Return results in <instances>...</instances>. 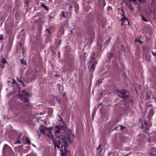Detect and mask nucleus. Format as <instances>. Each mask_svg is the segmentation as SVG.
<instances>
[{
  "label": "nucleus",
  "instance_id": "nucleus-5",
  "mask_svg": "<svg viewBox=\"0 0 156 156\" xmlns=\"http://www.w3.org/2000/svg\"><path fill=\"white\" fill-rule=\"evenodd\" d=\"M61 125L56 126H55V128L57 129V130H56L55 131V133H58L59 132V131L60 130V129L61 128Z\"/></svg>",
  "mask_w": 156,
  "mask_h": 156
},
{
  "label": "nucleus",
  "instance_id": "nucleus-6",
  "mask_svg": "<svg viewBox=\"0 0 156 156\" xmlns=\"http://www.w3.org/2000/svg\"><path fill=\"white\" fill-rule=\"evenodd\" d=\"M130 2H132L134 4H136L137 3V1L136 0H129ZM139 2H144L145 1V0H137Z\"/></svg>",
  "mask_w": 156,
  "mask_h": 156
},
{
  "label": "nucleus",
  "instance_id": "nucleus-26",
  "mask_svg": "<svg viewBox=\"0 0 156 156\" xmlns=\"http://www.w3.org/2000/svg\"><path fill=\"white\" fill-rule=\"evenodd\" d=\"M47 30L49 33H50V31L49 30L47 29Z\"/></svg>",
  "mask_w": 156,
  "mask_h": 156
},
{
  "label": "nucleus",
  "instance_id": "nucleus-30",
  "mask_svg": "<svg viewBox=\"0 0 156 156\" xmlns=\"http://www.w3.org/2000/svg\"><path fill=\"white\" fill-rule=\"evenodd\" d=\"M151 156H156V155H155V154H152L151 155Z\"/></svg>",
  "mask_w": 156,
  "mask_h": 156
},
{
  "label": "nucleus",
  "instance_id": "nucleus-24",
  "mask_svg": "<svg viewBox=\"0 0 156 156\" xmlns=\"http://www.w3.org/2000/svg\"><path fill=\"white\" fill-rule=\"evenodd\" d=\"M152 53L153 54L154 56L156 55V52H155L154 53L152 52Z\"/></svg>",
  "mask_w": 156,
  "mask_h": 156
},
{
  "label": "nucleus",
  "instance_id": "nucleus-12",
  "mask_svg": "<svg viewBox=\"0 0 156 156\" xmlns=\"http://www.w3.org/2000/svg\"><path fill=\"white\" fill-rule=\"evenodd\" d=\"M142 17V19L145 22H147V20L142 15H141V16Z\"/></svg>",
  "mask_w": 156,
  "mask_h": 156
},
{
  "label": "nucleus",
  "instance_id": "nucleus-4",
  "mask_svg": "<svg viewBox=\"0 0 156 156\" xmlns=\"http://www.w3.org/2000/svg\"><path fill=\"white\" fill-rule=\"evenodd\" d=\"M39 130L41 133L44 134L46 130H47L48 132H49L51 130V128H48L44 126H41L39 128Z\"/></svg>",
  "mask_w": 156,
  "mask_h": 156
},
{
  "label": "nucleus",
  "instance_id": "nucleus-15",
  "mask_svg": "<svg viewBox=\"0 0 156 156\" xmlns=\"http://www.w3.org/2000/svg\"><path fill=\"white\" fill-rule=\"evenodd\" d=\"M17 80L19 82H20V83H22V84H23V82L21 80V79H19L18 78H17Z\"/></svg>",
  "mask_w": 156,
  "mask_h": 156
},
{
  "label": "nucleus",
  "instance_id": "nucleus-34",
  "mask_svg": "<svg viewBox=\"0 0 156 156\" xmlns=\"http://www.w3.org/2000/svg\"><path fill=\"white\" fill-rule=\"evenodd\" d=\"M52 0H49V1H51Z\"/></svg>",
  "mask_w": 156,
  "mask_h": 156
},
{
  "label": "nucleus",
  "instance_id": "nucleus-8",
  "mask_svg": "<svg viewBox=\"0 0 156 156\" xmlns=\"http://www.w3.org/2000/svg\"><path fill=\"white\" fill-rule=\"evenodd\" d=\"M72 6L69 4H67L66 5V8H68V9L70 10L72 8Z\"/></svg>",
  "mask_w": 156,
  "mask_h": 156
},
{
  "label": "nucleus",
  "instance_id": "nucleus-31",
  "mask_svg": "<svg viewBox=\"0 0 156 156\" xmlns=\"http://www.w3.org/2000/svg\"><path fill=\"white\" fill-rule=\"evenodd\" d=\"M123 128H124V126H123V127H121V129H123Z\"/></svg>",
  "mask_w": 156,
  "mask_h": 156
},
{
  "label": "nucleus",
  "instance_id": "nucleus-21",
  "mask_svg": "<svg viewBox=\"0 0 156 156\" xmlns=\"http://www.w3.org/2000/svg\"><path fill=\"white\" fill-rule=\"evenodd\" d=\"M3 39V36L2 34L0 35V40H2Z\"/></svg>",
  "mask_w": 156,
  "mask_h": 156
},
{
  "label": "nucleus",
  "instance_id": "nucleus-7",
  "mask_svg": "<svg viewBox=\"0 0 156 156\" xmlns=\"http://www.w3.org/2000/svg\"><path fill=\"white\" fill-rule=\"evenodd\" d=\"M61 16L63 18H66L67 16L66 13H64V12H62Z\"/></svg>",
  "mask_w": 156,
  "mask_h": 156
},
{
  "label": "nucleus",
  "instance_id": "nucleus-33",
  "mask_svg": "<svg viewBox=\"0 0 156 156\" xmlns=\"http://www.w3.org/2000/svg\"><path fill=\"white\" fill-rule=\"evenodd\" d=\"M121 10L123 12V9H121Z\"/></svg>",
  "mask_w": 156,
  "mask_h": 156
},
{
  "label": "nucleus",
  "instance_id": "nucleus-2",
  "mask_svg": "<svg viewBox=\"0 0 156 156\" xmlns=\"http://www.w3.org/2000/svg\"><path fill=\"white\" fill-rule=\"evenodd\" d=\"M19 96L20 98V99L22 101V103L24 105H29V103L28 99L27 98L25 97L28 96L29 94L26 92L25 90L23 91L21 94H20V92H19Z\"/></svg>",
  "mask_w": 156,
  "mask_h": 156
},
{
  "label": "nucleus",
  "instance_id": "nucleus-28",
  "mask_svg": "<svg viewBox=\"0 0 156 156\" xmlns=\"http://www.w3.org/2000/svg\"><path fill=\"white\" fill-rule=\"evenodd\" d=\"M15 82H16V81H15L14 80H13V83H15Z\"/></svg>",
  "mask_w": 156,
  "mask_h": 156
},
{
  "label": "nucleus",
  "instance_id": "nucleus-14",
  "mask_svg": "<svg viewBox=\"0 0 156 156\" xmlns=\"http://www.w3.org/2000/svg\"><path fill=\"white\" fill-rule=\"evenodd\" d=\"M126 20V18L125 16H123V18L122 19H121V20L123 22H124V21L125 20Z\"/></svg>",
  "mask_w": 156,
  "mask_h": 156
},
{
  "label": "nucleus",
  "instance_id": "nucleus-32",
  "mask_svg": "<svg viewBox=\"0 0 156 156\" xmlns=\"http://www.w3.org/2000/svg\"><path fill=\"white\" fill-rule=\"evenodd\" d=\"M148 141L149 142H151V141H150V139H148Z\"/></svg>",
  "mask_w": 156,
  "mask_h": 156
},
{
  "label": "nucleus",
  "instance_id": "nucleus-19",
  "mask_svg": "<svg viewBox=\"0 0 156 156\" xmlns=\"http://www.w3.org/2000/svg\"><path fill=\"white\" fill-rule=\"evenodd\" d=\"M26 141L29 144H30V140H29L26 139Z\"/></svg>",
  "mask_w": 156,
  "mask_h": 156
},
{
  "label": "nucleus",
  "instance_id": "nucleus-27",
  "mask_svg": "<svg viewBox=\"0 0 156 156\" xmlns=\"http://www.w3.org/2000/svg\"><path fill=\"white\" fill-rule=\"evenodd\" d=\"M49 110L50 111L51 113L52 112V111L51 109H49Z\"/></svg>",
  "mask_w": 156,
  "mask_h": 156
},
{
  "label": "nucleus",
  "instance_id": "nucleus-23",
  "mask_svg": "<svg viewBox=\"0 0 156 156\" xmlns=\"http://www.w3.org/2000/svg\"><path fill=\"white\" fill-rule=\"evenodd\" d=\"M42 6H44V7H45V9L46 10H48V8L46 6L44 5H42Z\"/></svg>",
  "mask_w": 156,
  "mask_h": 156
},
{
  "label": "nucleus",
  "instance_id": "nucleus-18",
  "mask_svg": "<svg viewBox=\"0 0 156 156\" xmlns=\"http://www.w3.org/2000/svg\"><path fill=\"white\" fill-rule=\"evenodd\" d=\"M130 8L131 10V11H132L133 10V8L131 6V5H127Z\"/></svg>",
  "mask_w": 156,
  "mask_h": 156
},
{
  "label": "nucleus",
  "instance_id": "nucleus-25",
  "mask_svg": "<svg viewBox=\"0 0 156 156\" xmlns=\"http://www.w3.org/2000/svg\"><path fill=\"white\" fill-rule=\"evenodd\" d=\"M101 145H99V146H98V149L100 148L101 147Z\"/></svg>",
  "mask_w": 156,
  "mask_h": 156
},
{
  "label": "nucleus",
  "instance_id": "nucleus-10",
  "mask_svg": "<svg viewBox=\"0 0 156 156\" xmlns=\"http://www.w3.org/2000/svg\"><path fill=\"white\" fill-rule=\"evenodd\" d=\"M144 124H145V126H147V123H146V122H144ZM141 126H142V128H143V129H146V130H147V129H148L146 127V126H145L144 127V126L143 125H142Z\"/></svg>",
  "mask_w": 156,
  "mask_h": 156
},
{
  "label": "nucleus",
  "instance_id": "nucleus-9",
  "mask_svg": "<svg viewBox=\"0 0 156 156\" xmlns=\"http://www.w3.org/2000/svg\"><path fill=\"white\" fill-rule=\"evenodd\" d=\"M1 62L3 64H5L7 63V62L6 61L4 58L3 57L2 58V59L1 60Z\"/></svg>",
  "mask_w": 156,
  "mask_h": 156
},
{
  "label": "nucleus",
  "instance_id": "nucleus-20",
  "mask_svg": "<svg viewBox=\"0 0 156 156\" xmlns=\"http://www.w3.org/2000/svg\"><path fill=\"white\" fill-rule=\"evenodd\" d=\"M110 41V39H109L108 41L107 42H105V44L106 45H107L108 44V42Z\"/></svg>",
  "mask_w": 156,
  "mask_h": 156
},
{
  "label": "nucleus",
  "instance_id": "nucleus-3",
  "mask_svg": "<svg viewBox=\"0 0 156 156\" xmlns=\"http://www.w3.org/2000/svg\"><path fill=\"white\" fill-rule=\"evenodd\" d=\"M89 65H91V69L94 71V65L97 63V61L95 60L94 58H92V59H90L89 62Z\"/></svg>",
  "mask_w": 156,
  "mask_h": 156
},
{
  "label": "nucleus",
  "instance_id": "nucleus-16",
  "mask_svg": "<svg viewBox=\"0 0 156 156\" xmlns=\"http://www.w3.org/2000/svg\"><path fill=\"white\" fill-rule=\"evenodd\" d=\"M120 93L122 94V96H124V94L125 93V92L124 90H122L121 91Z\"/></svg>",
  "mask_w": 156,
  "mask_h": 156
},
{
  "label": "nucleus",
  "instance_id": "nucleus-29",
  "mask_svg": "<svg viewBox=\"0 0 156 156\" xmlns=\"http://www.w3.org/2000/svg\"><path fill=\"white\" fill-rule=\"evenodd\" d=\"M43 114L42 112H41V113H40V115H43Z\"/></svg>",
  "mask_w": 156,
  "mask_h": 156
},
{
  "label": "nucleus",
  "instance_id": "nucleus-17",
  "mask_svg": "<svg viewBox=\"0 0 156 156\" xmlns=\"http://www.w3.org/2000/svg\"><path fill=\"white\" fill-rule=\"evenodd\" d=\"M135 42H139L140 44H141L142 43V42L141 41H140V40H137L136 39L135 40Z\"/></svg>",
  "mask_w": 156,
  "mask_h": 156
},
{
  "label": "nucleus",
  "instance_id": "nucleus-22",
  "mask_svg": "<svg viewBox=\"0 0 156 156\" xmlns=\"http://www.w3.org/2000/svg\"><path fill=\"white\" fill-rule=\"evenodd\" d=\"M20 141L19 140H18L17 142H16L15 143V144H20Z\"/></svg>",
  "mask_w": 156,
  "mask_h": 156
},
{
  "label": "nucleus",
  "instance_id": "nucleus-13",
  "mask_svg": "<svg viewBox=\"0 0 156 156\" xmlns=\"http://www.w3.org/2000/svg\"><path fill=\"white\" fill-rule=\"evenodd\" d=\"M112 53H108V56L109 57H111L112 56Z\"/></svg>",
  "mask_w": 156,
  "mask_h": 156
},
{
  "label": "nucleus",
  "instance_id": "nucleus-11",
  "mask_svg": "<svg viewBox=\"0 0 156 156\" xmlns=\"http://www.w3.org/2000/svg\"><path fill=\"white\" fill-rule=\"evenodd\" d=\"M21 60V63L23 65H26V62L24 60L22 59Z\"/></svg>",
  "mask_w": 156,
  "mask_h": 156
},
{
  "label": "nucleus",
  "instance_id": "nucleus-1",
  "mask_svg": "<svg viewBox=\"0 0 156 156\" xmlns=\"http://www.w3.org/2000/svg\"><path fill=\"white\" fill-rule=\"evenodd\" d=\"M48 133L49 134L47 135V136L50 139L52 140L55 148L57 147L61 152L62 156H64L65 153L66 152V147L68 145L67 141V138L63 135L57 136L58 140L55 142L54 140L53 135L51 133V131Z\"/></svg>",
  "mask_w": 156,
  "mask_h": 156
}]
</instances>
